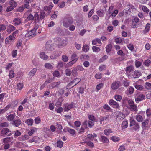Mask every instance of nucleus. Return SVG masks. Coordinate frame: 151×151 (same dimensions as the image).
I'll return each instance as SVG.
<instances>
[{
	"label": "nucleus",
	"mask_w": 151,
	"mask_h": 151,
	"mask_svg": "<svg viewBox=\"0 0 151 151\" xmlns=\"http://www.w3.org/2000/svg\"><path fill=\"white\" fill-rule=\"evenodd\" d=\"M31 9H29L25 13V14L27 15V19L29 21L34 20L35 22H39L44 18L45 16V12H42L38 14V12H33L31 13Z\"/></svg>",
	"instance_id": "obj_1"
},
{
	"label": "nucleus",
	"mask_w": 151,
	"mask_h": 151,
	"mask_svg": "<svg viewBox=\"0 0 151 151\" xmlns=\"http://www.w3.org/2000/svg\"><path fill=\"white\" fill-rule=\"evenodd\" d=\"M73 21L72 18L69 17L65 18L63 22V24L64 27L66 28L68 27L70 24L73 23Z\"/></svg>",
	"instance_id": "obj_2"
},
{
	"label": "nucleus",
	"mask_w": 151,
	"mask_h": 151,
	"mask_svg": "<svg viewBox=\"0 0 151 151\" xmlns=\"http://www.w3.org/2000/svg\"><path fill=\"white\" fill-rule=\"evenodd\" d=\"M12 134L11 133V131L7 128H3L1 132V136H10Z\"/></svg>",
	"instance_id": "obj_3"
},
{
	"label": "nucleus",
	"mask_w": 151,
	"mask_h": 151,
	"mask_svg": "<svg viewBox=\"0 0 151 151\" xmlns=\"http://www.w3.org/2000/svg\"><path fill=\"white\" fill-rule=\"evenodd\" d=\"M139 19L137 17H134L132 20V26L133 28H134L139 27Z\"/></svg>",
	"instance_id": "obj_4"
},
{
	"label": "nucleus",
	"mask_w": 151,
	"mask_h": 151,
	"mask_svg": "<svg viewBox=\"0 0 151 151\" xmlns=\"http://www.w3.org/2000/svg\"><path fill=\"white\" fill-rule=\"evenodd\" d=\"M141 75V73L137 70L133 72H132L129 74V77L130 78H138Z\"/></svg>",
	"instance_id": "obj_5"
},
{
	"label": "nucleus",
	"mask_w": 151,
	"mask_h": 151,
	"mask_svg": "<svg viewBox=\"0 0 151 151\" xmlns=\"http://www.w3.org/2000/svg\"><path fill=\"white\" fill-rule=\"evenodd\" d=\"M51 40H49L46 42L45 48L47 50L51 51L54 49V47L51 44Z\"/></svg>",
	"instance_id": "obj_6"
},
{
	"label": "nucleus",
	"mask_w": 151,
	"mask_h": 151,
	"mask_svg": "<svg viewBox=\"0 0 151 151\" xmlns=\"http://www.w3.org/2000/svg\"><path fill=\"white\" fill-rule=\"evenodd\" d=\"M22 123V122L18 117L17 116L16 119L12 122V124L16 127H18Z\"/></svg>",
	"instance_id": "obj_7"
},
{
	"label": "nucleus",
	"mask_w": 151,
	"mask_h": 151,
	"mask_svg": "<svg viewBox=\"0 0 151 151\" xmlns=\"http://www.w3.org/2000/svg\"><path fill=\"white\" fill-rule=\"evenodd\" d=\"M109 116H101L99 119V121L101 125H103L106 123L109 120Z\"/></svg>",
	"instance_id": "obj_8"
},
{
	"label": "nucleus",
	"mask_w": 151,
	"mask_h": 151,
	"mask_svg": "<svg viewBox=\"0 0 151 151\" xmlns=\"http://www.w3.org/2000/svg\"><path fill=\"white\" fill-rule=\"evenodd\" d=\"M123 102L124 104L128 103L129 106L130 107L134 104V101L131 99L127 97H124L123 99Z\"/></svg>",
	"instance_id": "obj_9"
},
{
	"label": "nucleus",
	"mask_w": 151,
	"mask_h": 151,
	"mask_svg": "<svg viewBox=\"0 0 151 151\" xmlns=\"http://www.w3.org/2000/svg\"><path fill=\"white\" fill-rule=\"evenodd\" d=\"M19 31L17 30L14 32L9 37H7L10 40L13 42L14 40L16 35L18 33Z\"/></svg>",
	"instance_id": "obj_10"
},
{
	"label": "nucleus",
	"mask_w": 151,
	"mask_h": 151,
	"mask_svg": "<svg viewBox=\"0 0 151 151\" xmlns=\"http://www.w3.org/2000/svg\"><path fill=\"white\" fill-rule=\"evenodd\" d=\"M145 99V96L142 94H138L137 97L135 98V101L136 102L141 101Z\"/></svg>",
	"instance_id": "obj_11"
},
{
	"label": "nucleus",
	"mask_w": 151,
	"mask_h": 151,
	"mask_svg": "<svg viewBox=\"0 0 151 151\" xmlns=\"http://www.w3.org/2000/svg\"><path fill=\"white\" fill-rule=\"evenodd\" d=\"M22 19L21 18H15L13 20V22L15 26L19 25L22 23Z\"/></svg>",
	"instance_id": "obj_12"
},
{
	"label": "nucleus",
	"mask_w": 151,
	"mask_h": 151,
	"mask_svg": "<svg viewBox=\"0 0 151 151\" xmlns=\"http://www.w3.org/2000/svg\"><path fill=\"white\" fill-rule=\"evenodd\" d=\"M97 135L95 133H93V134H89L87 135V137L86 139V141H93L94 138L97 137Z\"/></svg>",
	"instance_id": "obj_13"
},
{
	"label": "nucleus",
	"mask_w": 151,
	"mask_h": 151,
	"mask_svg": "<svg viewBox=\"0 0 151 151\" xmlns=\"http://www.w3.org/2000/svg\"><path fill=\"white\" fill-rule=\"evenodd\" d=\"M119 81H115L113 82L111 85V88L114 90H116L119 87Z\"/></svg>",
	"instance_id": "obj_14"
},
{
	"label": "nucleus",
	"mask_w": 151,
	"mask_h": 151,
	"mask_svg": "<svg viewBox=\"0 0 151 151\" xmlns=\"http://www.w3.org/2000/svg\"><path fill=\"white\" fill-rule=\"evenodd\" d=\"M55 45L59 46H62L63 45V40L60 38H57L55 39Z\"/></svg>",
	"instance_id": "obj_15"
},
{
	"label": "nucleus",
	"mask_w": 151,
	"mask_h": 151,
	"mask_svg": "<svg viewBox=\"0 0 151 151\" xmlns=\"http://www.w3.org/2000/svg\"><path fill=\"white\" fill-rule=\"evenodd\" d=\"M81 80L80 78H76L70 82L73 85L72 87H74L79 83Z\"/></svg>",
	"instance_id": "obj_16"
},
{
	"label": "nucleus",
	"mask_w": 151,
	"mask_h": 151,
	"mask_svg": "<svg viewBox=\"0 0 151 151\" xmlns=\"http://www.w3.org/2000/svg\"><path fill=\"white\" fill-rule=\"evenodd\" d=\"M16 29V28L14 26L9 25L7 27V32L8 33H10L12 32Z\"/></svg>",
	"instance_id": "obj_17"
},
{
	"label": "nucleus",
	"mask_w": 151,
	"mask_h": 151,
	"mask_svg": "<svg viewBox=\"0 0 151 151\" xmlns=\"http://www.w3.org/2000/svg\"><path fill=\"white\" fill-rule=\"evenodd\" d=\"M109 104L113 105L114 108H118L119 107L118 103L113 100H110L109 102Z\"/></svg>",
	"instance_id": "obj_18"
},
{
	"label": "nucleus",
	"mask_w": 151,
	"mask_h": 151,
	"mask_svg": "<svg viewBox=\"0 0 151 151\" xmlns=\"http://www.w3.org/2000/svg\"><path fill=\"white\" fill-rule=\"evenodd\" d=\"M16 116V114L15 113L13 114H11L8 116L6 117L7 120L9 121H13Z\"/></svg>",
	"instance_id": "obj_19"
},
{
	"label": "nucleus",
	"mask_w": 151,
	"mask_h": 151,
	"mask_svg": "<svg viewBox=\"0 0 151 151\" xmlns=\"http://www.w3.org/2000/svg\"><path fill=\"white\" fill-rule=\"evenodd\" d=\"M61 83V82L58 81V82H54L51 83L49 85L50 87L52 88H55V87H58V86Z\"/></svg>",
	"instance_id": "obj_20"
},
{
	"label": "nucleus",
	"mask_w": 151,
	"mask_h": 151,
	"mask_svg": "<svg viewBox=\"0 0 151 151\" xmlns=\"http://www.w3.org/2000/svg\"><path fill=\"white\" fill-rule=\"evenodd\" d=\"M134 67L132 65L129 66L125 68V70L127 73L129 74L132 71H133Z\"/></svg>",
	"instance_id": "obj_21"
},
{
	"label": "nucleus",
	"mask_w": 151,
	"mask_h": 151,
	"mask_svg": "<svg viewBox=\"0 0 151 151\" xmlns=\"http://www.w3.org/2000/svg\"><path fill=\"white\" fill-rule=\"evenodd\" d=\"M73 105L72 104L69 105L66 104L65 105L64 108V111H68L73 107Z\"/></svg>",
	"instance_id": "obj_22"
},
{
	"label": "nucleus",
	"mask_w": 151,
	"mask_h": 151,
	"mask_svg": "<svg viewBox=\"0 0 151 151\" xmlns=\"http://www.w3.org/2000/svg\"><path fill=\"white\" fill-rule=\"evenodd\" d=\"M150 24L148 23L146 25L145 28L143 31V32L144 34L148 32L149 31L150 28Z\"/></svg>",
	"instance_id": "obj_23"
},
{
	"label": "nucleus",
	"mask_w": 151,
	"mask_h": 151,
	"mask_svg": "<svg viewBox=\"0 0 151 151\" xmlns=\"http://www.w3.org/2000/svg\"><path fill=\"white\" fill-rule=\"evenodd\" d=\"M105 13V12H104V11L102 9H100L97 12V14L100 17H103Z\"/></svg>",
	"instance_id": "obj_24"
},
{
	"label": "nucleus",
	"mask_w": 151,
	"mask_h": 151,
	"mask_svg": "<svg viewBox=\"0 0 151 151\" xmlns=\"http://www.w3.org/2000/svg\"><path fill=\"white\" fill-rule=\"evenodd\" d=\"M40 56L41 58L43 60H47L48 58V56L46 55L44 52H41L40 53Z\"/></svg>",
	"instance_id": "obj_25"
},
{
	"label": "nucleus",
	"mask_w": 151,
	"mask_h": 151,
	"mask_svg": "<svg viewBox=\"0 0 151 151\" xmlns=\"http://www.w3.org/2000/svg\"><path fill=\"white\" fill-rule=\"evenodd\" d=\"M117 117L119 120H122L124 118V115L122 112H119L117 115Z\"/></svg>",
	"instance_id": "obj_26"
},
{
	"label": "nucleus",
	"mask_w": 151,
	"mask_h": 151,
	"mask_svg": "<svg viewBox=\"0 0 151 151\" xmlns=\"http://www.w3.org/2000/svg\"><path fill=\"white\" fill-rule=\"evenodd\" d=\"M37 129L36 128H33L28 132V134L30 136H31L35 132L37 131Z\"/></svg>",
	"instance_id": "obj_27"
},
{
	"label": "nucleus",
	"mask_w": 151,
	"mask_h": 151,
	"mask_svg": "<svg viewBox=\"0 0 151 151\" xmlns=\"http://www.w3.org/2000/svg\"><path fill=\"white\" fill-rule=\"evenodd\" d=\"M104 134L106 135H109L110 133L113 132L111 129H106L104 131Z\"/></svg>",
	"instance_id": "obj_28"
},
{
	"label": "nucleus",
	"mask_w": 151,
	"mask_h": 151,
	"mask_svg": "<svg viewBox=\"0 0 151 151\" xmlns=\"http://www.w3.org/2000/svg\"><path fill=\"white\" fill-rule=\"evenodd\" d=\"M112 46L111 44H109L106 47V51L107 53H109L111 50Z\"/></svg>",
	"instance_id": "obj_29"
},
{
	"label": "nucleus",
	"mask_w": 151,
	"mask_h": 151,
	"mask_svg": "<svg viewBox=\"0 0 151 151\" xmlns=\"http://www.w3.org/2000/svg\"><path fill=\"white\" fill-rule=\"evenodd\" d=\"M128 126V122L127 121H124L122 122L121 127L123 129L127 128Z\"/></svg>",
	"instance_id": "obj_30"
},
{
	"label": "nucleus",
	"mask_w": 151,
	"mask_h": 151,
	"mask_svg": "<svg viewBox=\"0 0 151 151\" xmlns=\"http://www.w3.org/2000/svg\"><path fill=\"white\" fill-rule=\"evenodd\" d=\"M101 141L104 143H107L109 142V139L105 136H102L101 137Z\"/></svg>",
	"instance_id": "obj_31"
},
{
	"label": "nucleus",
	"mask_w": 151,
	"mask_h": 151,
	"mask_svg": "<svg viewBox=\"0 0 151 151\" xmlns=\"http://www.w3.org/2000/svg\"><path fill=\"white\" fill-rule=\"evenodd\" d=\"M37 70V69L36 68H34L29 73V75L31 76H33L36 73Z\"/></svg>",
	"instance_id": "obj_32"
},
{
	"label": "nucleus",
	"mask_w": 151,
	"mask_h": 151,
	"mask_svg": "<svg viewBox=\"0 0 151 151\" xmlns=\"http://www.w3.org/2000/svg\"><path fill=\"white\" fill-rule=\"evenodd\" d=\"M130 109L132 111H137V106L134 104L130 107Z\"/></svg>",
	"instance_id": "obj_33"
},
{
	"label": "nucleus",
	"mask_w": 151,
	"mask_h": 151,
	"mask_svg": "<svg viewBox=\"0 0 151 151\" xmlns=\"http://www.w3.org/2000/svg\"><path fill=\"white\" fill-rule=\"evenodd\" d=\"M45 67L47 69H52L53 67L52 65L50 63H46L45 64Z\"/></svg>",
	"instance_id": "obj_34"
},
{
	"label": "nucleus",
	"mask_w": 151,
	"mask_h": 151,
	"mask_svg": "<svg viewBox=\"0 0 151 151\" xmlns=\"http://www.w3.org/2000/svg\"><path fill=\"white\" fill-rule=\"evenodd\" d=\"M134 86L136 89L141 91L144 89V87L141 85L135 84L134 85Z\"/></svg>",
	"instance_id": "obj_35"
},
{
	"label": "nucleus",
	"mask_w": 151,
	"mask_h": 151,
	"mask_svg": "<svg viewBox=\"0 0 151 151\" xmlns=\"http://www.w3.org/2000/svg\"><path fill=\"white\" fill-rule=\"evenodd\" d=\"M9 126V124L7 122L1 123L0 124V127L4 128H7Z\"/></svg>",
	"instance_id": "obj_36"
},
{
	"label": "nucleus",
	"mask_w": 151,
	"mask_h": 151,
	"mask_svg": "<svg viewBox=\"0 0 151 151\" xmlns=\"http://www.w3.org/2000/svg\"><path fill=\"white\" fill-rule=\"evenodd\" d=\"M54 78L51 77L47 79L46 81L44 82L45 84L47 85L48 83L51 82L54 80Z\"/></svg>",
	"instance_id": "obj_37"
},
{
	"label": "nucleus",
	"mask_w": 151,
	"mask_h": 151,
	"mask_svg": "<svg viewBox=\"0 0 151 151\" xmlns=\"http://www.w3.org/2000/svg\"><path fill=\"white\" fill-rule=\"evenodd\" d=\"M151 63V61L149 60H147L143 63V64L145 66L148 67Z\"/></svg>",
	"instance_id": "obj_38"
},
{
	"label": "nucleus",
	"mask_w": 151,
	"mask_h": 151,
	"mask_svg": "<svg viewBox=\"0 0 151 151\" xmlns=\"http://www.w3.org/2000/svg\"><path fill=\"white\" fill-rule=\"evenodd\" d=\"M95 121L90 120L88 121V127L90 128H91L94 125Z\"/></svg>",
	"instance_id": "obj_39"
},
{
	"label": "nucleus",
	"mask_w": 151,
	"mask_h": 151,
	"mask_svg": "<svg viewBox=\"0 0 151 151\" xmlns=\"http://www.w3.org/2000/svg\"><path fill=\"white\" fill-rule=\"evenodd\" d=\"M132 128L134 130H137L139 129L140 128V126L138 123H137L134 125Z\"/></svg>",
	"instance_id": "obj_40"
},
{
	"label": "nucleus",
	"mask_w": 151,
	"mask_h": 151,
	"mask_svg": "<svg viewBox=\"0 0 151 151\" xmlns=\"http://www.w3.org/2000/svg\"><path fill=\"white\" fill-rule=\"evenodd\" d=\"M11 139V137H8L4 138L3 139V142L4 143H7L9 142H10V140Z\"/></svg>",
	"instance_id": "obj_41"
},
{
	"label": "nucleus",
	"mask_w": 151,
	"mask_h": 151,
	"mask_svg": "<svg viewBox=\"0 0 151 151\" xmlns=\"http://www.w3.org/2000/svg\"><path fill=\"white\" fill-rule=\"evenodd\" d=\"M77 61V59H75L74 60H72L71 61L68 63L67 65L68 67H70L72 65L75 63Z\"/></svg>",
	"instance_id": "obj_42"
},
{
	"label": "nucleus",
	"mask_w": 151,
	"mask_h": 151,
	"mask_svg": "<svg viewBox=\"0 0 151 151\" xmlns=\"http://www.w3.org/2000/svg\"><path fill=\"white\" fill-rule=\"evenodd\" d=\"M67 131L71 134L74 135L76 134L75 130L72 129L68 128Z\"/></svg>",
	"instance_id": "obj_43"
},
{
	"label": "nucleus",
	"mask_w": 151,
	"mask_h": 151,
	"mask_svg": "<svg viewBox=\"0 0 151 151\" xmlns=\"http://www.w3.org/2000/svg\"><path fill=\"white\" fill-rule=\"evenodd\" d=\"M89 50V47L87 45H84L82 47V50L84 52H87Z\"/></svg>",
	"instance_id": "obj_44"
},
{
	"label": "nucleus",
	"mask_w": 151,
	"mask_h": 151,
	"mask_svg": "<svg viewBox=\"0 0 151 151\" xmlns=\"http://www.w3.org/2000/svg\"><path fill=\"white\" fill-rule=\"evenodd\" d=\"M34 23H35V25L34 26V28L32 29L34 31H35L36 32V30L39 28V26L40 25V24L39 23V22H35Z\"/></svg>",
	"instance_id": "obj_45"
},
{
	"label": "nucleus",
	"mask_w": 151,
	"mask_h": 151,
	"mask_svg": "<svg viewBox=\"0 0 151 151\" xmlns=\"http://www.w3.org/2000/svg\"><path fill=\"white\" fill-rule=\"evenodd\" d=\"M6 25L4 24H0V31L1 32L6 29Z\"/></svg>",
	"instance_id": "obj_46"
},
{
	"label": "nucleus",
	"mask_w": 151,
	"mask_h": 151,
	"mask_svg": "<svg viewBox=\"0 0 151 151\" xmlns=\"http://www.w3.org/2000/svg\"><path fill=\"white\" fill-rule=\"evenodd\" d=\"M136 119L139 122H142L143 120L142 117L140 115H137Z\"/></svg>",
	"instance_id": "obj_47"
},
{
	"label": "nucleus",
	"mask_w": 151,
	"mask_h": 151,
	"mask_svg": "<svg viewBox=\"0 0 151 151\" xmlns=\"http://www.w3.org/2000/svg\"><path fill=\"white\" fill-rule=\"evenodd\" d=\"M21 134V133L18 130H16L15 131V133L14 135V137L16 138L17 137L20 136Z\"/></svg>",
	"instance_id": "obj_48"
},
{
	"label": "nucleus",
	"mask_w": 151,
	"mask_h": 151,
	"mask_svg": "<svg viewBox=\"0 0 151 151\" xmlns=\"http://www.w3.org/2000/svg\"><path fill=\"white\" fill-rule=\"evenodd\" d=\"M72 74L73 76H76L77 75V69L75 68L73 69L71 71Z\"/></svg>",
	"instance_id": "obj_49"
},
{
	"label": "nucleus",
	"mask_w": 151,
	"mask_h": 151,
	"mask_svg": "<svg viewBox=\"0 0 151 151\" xmlns=\"http://www.w3.org/2000/svg\"><path fill=\"white\" fill-rule=\"evenodd\" d=\"M57 145L58 147L61 148L63 146V142L61 141H58L57 142Z\"/></svg>",
	"instance_id": "obj_50"
},
{
	"label": "nucleus",
	"mask_w": 151,
	"mask_h": 151,
	"mask_svg": "<svg viewBox=\"0 0 151 151\" xmlns=\"http://www.w3.org/2000/svg\"><path fill=\"white\" fill-rule=\"evenodd\" d=\"M17 88L19 90H21L23 87V85L22 83H19L17 85Z\"/></svg>",
	"instance_id": "obj_51"
},
{
	"label": "nucleus",
	"mask_w": 151,
	"mask_h": 151,
	"mask_svg": "<svg viewBox=\"0 0 151 151\" xmlns=\"http://www.w3.org/2000/svg\"><path fill=\"white\" fill-rule=\"evenodd\" d=\"M130 123L129 125L130 127L133 126L135 124L137 123L135 120L132 119H130Z\"/></svg>",
	"instance_id": "obj_52"
},
{
	"label": "nucleus",
	"mask_w": 151,
	"mask_h": 151,
	"mask_svg": "<svg viewBox=\"0 0 151 151\" xmlns=\"http://www.w3.org/2000/svg\"><path fill=\"white\" fill-rule=\"evenodd\" d=\"M27 123L29 125H32L33 122V120L32 119H29L27 120Z\"/></svg>",
	"instance_id": "obj_53"
},
{
	"label": "nucleus",
	"mask_w": 151,
	"mask_h": 151,
	"mask_svg": "<svg viewBox=\"0 0 151 151\" xmlns=\"http://www.w3.org/2000/svg\"><path fill=\"white\" fill-rule=\"evenodd\" d=\"M10 4L11 6L13 8L17 6L16 2L14 0H11L10 1Z\"/></svg>",
	"instance_id": "obj_54"
},
{
	"label": "nucleus",
	"mask_w": 151,
	"mask_h": 151,
	"mask_svg": "<svg viewBox=\"0 0 151 151\" xmlns=\"http://www.w3.org/2000/svg\"><path fill=\"white\" fill-rule=\"evenodd\" d=\"M102 73H98L95 75V78L98 79H101L102 77Z\"/></svg>",
	"instance_id": "obj_55"
},
{
	"label": "nucleus",
	"mask_w": 151,
	"mask_h": 151,
	"mask_svg": "<svg viewBox=\"0 0 151 151\" xmlns=\"http://www.w3.org/2000/svg\"><path fill=\"white\" fill-rule=\"evenodd\" d=\"M92 48L94 52H98L100 50V48L98 47L93 46L92 47Z\"/></svg>",
	"instance_id": "obj_56"
},
{
	"label": "nucleus",
	"mask_w": 151,
	"mask_h": 151,
	"mask_svg": "<svg viewBox=\"0 0 151 151\" xmlns=\"http://www.w3.org/2000/svg\"><path fill=\"white\" fill-rule=\"evenodd\" d=\"M65 74L66 76H70L72 73L71 71L69 69H67L65 70Z\"/></svg>",
	"instance_id": "obj_57"
},
{
	"label": "nucleus",
	"mask_w": 151,
	"mask_h": 151,
	"mask_svg": "<svg viewBox=\"0 0 151 151\" xmlns=\"http://www.w3.org/2000/svg\"><path fill=\"white\" fill-rule=\"evenodd\" d=\"M111 140L114 142H118L120 140V139L119 137L116 136H112L111 138Z\"/></svg>",
	"instance_id": "obj_58"
},
{
	"label": "nucleus",
	"mask_w": 151,
	"mask_h": 151,
	"mask_svg": "<svg viewBox=\"0 0 151 151\" xmlns=\"http://www.w3.org/2000/svg\"><path fill=\"white\" fill-rule=\"evenodd\" d=\"M145 87L147 89H150L151 88V83L146 82L145 83Z\"/></svg>",
	"instance_id": "obj_59"
},
{
	"label": "nucleus",
	"mask_w": 151,
	"mask_h": 151,
	"mask_svg": "<svg viewBox=\"0 0 151 151\" xmlns=\"http://www.w3.org/2000/svg\"><path fill=\"white\" fill-rule=\"evenodd\" d=\"M14 71L13 70H11L9 72V76L10 78H12L14 76Z\"/></svg>",
	"instance_id": "obj_60"
},
{
	"label": "nucleus",
	"mask_w": 151,
	"mask_h": 151,
	"mask_svg": "<svg viewBox=\"0 0 151 151\" xmlns=\"http://www.w3.org/2000/svg\"><path fill=\"white\" fill-rule=\"evenodd\" d=\"M62 60L64 62H67L68 61V57L65 55H63L62 56Z\"/></svg>",
	"instance_id": "obj_61"
},
{
	"label": "nucleus",
	"mask_w": 151,
	"mask_h": 151,
	"mask_svg": "<svg viewBox=\"0 0 151 151\" xmlns=\"http://www.w3.org/2000/svg\"><path fill=\"white\" fill-rule=\"evenodd\" d=\"M146 114L148 117L150 116L151 115V109L150 108L148 109L146 111Z\"/></svg>",
	"instance_id": "obj_62"
},
{
	"label": "nucleus",
	"mask_w": 151,
	"mask_h": 151,
	"mask_svg": "<svg viewBox=\"0 0 151 151\" xmlns=\"http://www.w3.org/2000/svg\"><path fill=\"white\" fill-rule=\"evenodd\" d=\"M12 42L7 37L5 39V44H11Z\"/></svg>",
	"instance_id": "obj_63"
},
{
	"label": "nucleus",
	"mask_w": 151,
	"mask_h": 151,
	"mask_svg": "<svg viewBox=\"0 0 151 151\" xmlns=\"http://www.w3.org/2000/svg\"><path fill=\"white\" fill-rule=\"evenodd\" d=\"M128 91L129 94H132L134 91V89L133 87L131 86L128 89Z\"/></svg>",
	"instance_id": "obj_64"
}]
</instances>
